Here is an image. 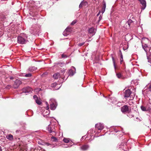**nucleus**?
I'll return each mask as SVG.
<instances>
[{"label": "nucleus", "mask_w": 151, "mask_h": 151, "mask_svg": "<svg viewBox=\"0 0 151 151\" xmlns=\"http://www.w3.org/2000/svg\"><path fill=\"white\" fill-rule=\"evenodd\" d=\"M124 93V97L125 98H128L129 97L130 98L131 100L133 99L135 96L134 94L132 95L131 91L129 89L126 90Z\"/></svg>", "instance_id": "obj_1"}, {"label": "nucleus", "mask_w": 151, "mask_h": 151, "mask_svg": "<svg viewBox=\"0 0 151 151\" xmlns=\"http://www.w3.org/2000/svg\"><path fill=\"white\" fill-rule=\"evenodd\" d=\"M131 111V109L129 108V106L127 105H124L121 107V111L123 113H127Z\"/></svg>", "instance_id": "obj_2"}, {"label": "nucleus", "mask_w": 151, "mask_h": 151, "mask_svg": "<svg viewBox=\"0 0 151 151\" xmlns=\"http://www.w3.org/2000/svg\"><path fill=\"white\" fill-rule=\"evenodd\" d=\"M141 4V9H144L146 6V3L145 0H138Z\"/></svg>", "instance_id": "obj_3"}, {"label": "nucleus", "mask_w": 151, "mask_h": 151, "mask_svg": "<svg viewBox=\"0 0 151 151\" xmlns=\"http://www.w3.org/2000/svg\"><path fill=\"white\" fill-rule=\"evenodd\" d=\"M17 42L19 43L23 44L25 43L26 40L22 37L19 36L17 37Z\"/></svg>", "instance_id": "obj_4"}, {"label": "nucleus", "mask_w": 151, "mask_h": 151, "mask_svg": "<svg viewBox=\"0 0 151 151\" xmlns=\"http://www.w3.org/2000/svg\"><path fill=\"white\" fill-rule=\"evenodd\" d=\"M21 83L22 82L21 81L17 79L14 82L13 87L15 88H17Z\"/></svg>", "instance_id": "obj_5"}, {"label": "nucleus", "mask_w": 151, "mask_h": 151, "mask_svg": "<svg viewBox=\"0 0 151 151\" xmlns=\"http://www.w3.org/2000/svg\"><path fill=\"white\" fill-rule=\"evenodd\" d=\"M32 91L31 88L29 87H28L22 89L23 92L25 93L31 92Z\"/></svg>", "instance_id": "obj_6"}, {"label": "nucleus", "mask_w": 151, "mask_h": 151, "mask_svg": "<svg viewBox=\"0 0 151 151\" xmlns=\"http://www.w3.org/2000/svg\"><path fill=\"white\" fill-rule=\"evenodd\" d=\"M88 3L86 1H82L79 6L80 9H81L83 7L85 8L86 6H87Z\"/></svg>", "instance_id": "obj_7"}, {"label": "nucleus", "mask_w": 151, "mask_h": 151, "mask_svg": "<svg viewBox=\"0 0 151 151\" xmlns=\"http://www.w3.org/2000/svg\"><path fill=\"white\" fill-rule=\"evenodd\" d=\"M95 127L99 130H101L103 129L104 126L102 124L98 123L95 125Z\"/></svg>", "instance_id": "obj_8"}, {"label": "nucleus", "mask_w": 151, "mask_h": 151, "mask_svg": "<svg viewBox=\"0 0 151 151\" xmlns=\"http://www.w3.org/2000/svg\"><path fill=\"white\" fill-rule=\"evenodd\" d=\"M47 129L49 133H51L52 134L54 133V132L53 129H52V128L51 126L49 125L47 127Z\"/></svg>", "instance_id": "obj_9"}, {"label": "nucleus", "mask_w": 151, "mask_h": 151, "mask_svg": "<svg viewBox=\"0 0 151 151\" xmlns=\"http://www.w3.org/2000/svg\"><path fill=\"white\" fill-rule=\"evenodd\" d=\"M89 146L88 145H85L81 147V149L83 150H86L88 149Z\"/></svg>", "instance_id": "obj_10"}, {"label": "nucleus", "mask_w": 151, "mask_h": 151, "mask_svg": "<svg viewBox=\"0 0 151 151\" xmlns=\"http://www.w3.org/2000/svg\"><path fill=\"white\" fill-rule=\"evenodd\" d=\"M6 138L10 141L12 140L13 139V136L11 134H7L6 136Z\"/></svg>", "instance_id": "obj_11"}, {"label": "nucleus", "mask_w": 151, "mask_h": 151, "mask_svg": "<svg viewBox=\"0 0 151 151\" xmlns=\"http://www.w3.org/2000/svg\"><path fill=\"white\" fill-rule=\"evenodd\" d=\"M88 32L90 34H93L95 33V29L93 27H91L89 29Z\"/></svg>", "instance_id": "obj_12"}, {"label": "nucleus", "mask_w": 151, "mask_h": 151, "mask_svg": "<svg viewBox=\"0 0 151 151\" xmlns=\"http://www.w3.org/2000/svg\"><path fill=\"white\" fill-rule=\"evenodd\" d=\"M106 3L105 1L103 0L101 5L102 9H105L106 8Z\"/></svg>", "instance_id": "obj_13"}, {"label": "nucleus", "mask_w": 151, "mask_h": 151, "mask_svg": "<svg viewBox=\"0 0 151 151\" xmlns=\"http://www.w3.org/2000/svg\"><path fill=\"white\" fill-rule=\"evenodd\" d=\"M60 73H58L54 74L53 77L55 79H58L60 77Z\"/></svg>", "instance_id": "obj_14"}, {"label": "nucleus", "mask_w": 151, "mask_h": 151, "mask_svg": "<svg viewBox=\"0 0 151 151\" xmlns=\"http://www.w3.org/2000/svg\"><path fill=\"white\" fill-rule=\"evenodd\" d=\"M50 108L51 110H54L55 109L56 106L54 103H52L50 104Z\"/></svg>", "instance_id": "obj_15"}, {"label": "nucleus", "mask_w": 151, "mask_h": 151, "mask_svg": "<svg viewBox=\"0 0 151 151\" xmlns=\"http://www.w3.org/2000/svg\"><path fill=\"white\" fill-rule=\"evenodd\" d=\"M128 114L127 116H128L129 118H132L134 117V115L131 111H129V113H127Z\"/></svg>", "instance_id": "obj_16"}, {"label": "nucleus", "mask_w": 151, "mask_h": 151, "mask_svg": "<svg viewBox=\"0 0 151 151\" xmlns=\"http://www.w3.org/2000/svg\"><path fill=\"white\" fill-rule=\"evenodd\" d=\"M116 75L117 78H122L123 76L121 73H118L116 74Z\"/></svg>", "instance_id": "obj_17"}, {"label": "nucleus", "mask_w": 151, "mask_h": 151, "mask_svg": "<svg viewBox=\"0 0 151 151\" xmlns=\"http://www.w3.org/2000/svg\"><path fill=\"white\" fill-rule=\"evenodd\" d=\"M142 48L144 49V50H145V51L146 49H148V47L147 46V45L146 44H142Z\"/></svg>", "instance_id": "obj_18"}, {"label": "nucleus", "mask_w": 151, "mask_h": 151, "mask_svg": "<svg viewBox=\"0 0 151 151\" xmlns=\"http://www.w3.org/2000/svg\"><path fill=\"white\" fill-rule=\"evenodd\" d=\"M119 52H120V63L122 64L123 61V55H122L121 51V50H119Z\"/></svg>", "instance_id": "obj_19"}, {"label": "nucleus", "mask_w": 151, "mask_h": 151, "mask_svg": "<svg viewBox=\"0 0 151 151\" xmlns=\"http://www.w3.org/2000/svg\"><path fill=\"white\" fill-rule=\"evenodd\" d=\"M148 62L151 63V54L147 57Z\"/></svg>", "instance_id": "obj_20"}, {"label": "nucleus", "mask_w": 151, "mask_h": 151, "mask_svg": "<svg viewBox=\"0 0 151 151\" xmlns=\"http://www.w3.org/2000/svg\"><path fill=\"white\" fill-rule=\"evenodd\" d=\"M51 139L52 141L56 142L57 141V138L54 137H51Z\"/></svg>", "instance_id": "obj_21"}, {"label": "nucleus", "mask_w": 151, "mask_h": 151, "mask_svg": "<svg viewBox=\"0 0 151 151\" xmlns=\"http://www.w3.org/2000/svg\"><path fill=\"white\" fill-rule=\"evenodd\" d=\"M35 101L38 105H40L42 104V102L38 99L36 100Z\"/></svg>", "instance_id": "obj_22"}, {"label": "nucleus", "mask_w": 151, "mask_h": 151, "mask_svg": "<svg viewBox=\"0 0 151 151\" xmlns=\"http://www.w3.org/2000/svg\"><path fill=\"white\" fill-rule=\"evenodd\" d=\"M32 76V74L31 73H29L25 74V76L26 77H29L31 76Z\"/></svg>", "instance_id": "obj_23"}, {"label": "nucleus", "mask_w": 151, "mask_h": 151, "mask_svg": "<svg viewBox=\"0 0 151 151\" xmlns=\"http://www.w3.org/2000/svg\"><path fill=\"white\" fill-rule=\"evenodd\" d=\"M38 143L39 144H40L43 145H46L47 146L50 145V144L48 142H45V143H44V144H41L40 142H38Z\"/></svg>", "instance_id": "obj_24"}, {"label": "nucleus", "mask_w": 151, "mask_h": 151, "mask_svg": "<svg viewBox=\"0 0 151 151\" xmlns=\"http://www.w3.org/2000/svg\"><path fill=\"white\" fill-rule=\"evenodd\" d=\"M65 30L67 32H70L72 31V29L70 28H67Z\"/></svg>", "instance_id": "obj_25"}, {"label": "nucleus", "mask_w": 151, "mask_h": 151, "mask_svg": "<svg viewBox=\"0 0 151 151\" xmlns=\"http://www.w3.org/2000/svg\"><path fill=\"white\" fill-rule=\"evenodd\" d=\"M63 141L66 143H68L69 142V141L68 139L66 138H64L63 139Z\"/></svg>", "instance_id": "obj_26"}, {"label": "nucleus", "mask_w": 151, "mask_h": 151, "mask_svg": "<svg viewBox=\"0 0 151 151\" xmlns=\"http://www.w3.org/2000/svg\"><path fill=\"white\" fill-rule=\"evenodd\" d=\"M36 69L35 68V67H32V68H30L29 69V70L30 71L32 72V70H35Z\"/></svg>", "instance_id": "obj_27"}, {"label": "nucleus", "mask_w": 151, "mask_h": 151, "mask_svg": "<svg viewBox=\"0 0 151 151\" xmlns=\"http://www.w3.org/2000/svg\"><path fill=\"white\" fill-rule=\"evenodd\" d=\"M141 109L143 111H146V108H145V107L144 106H141Z\"/></svg>", "instance_id": "obj_28"}, {"label": "nucleus", "mask_w": 151, "mask_h": 151, "mask_svg": "<svg viewBox=\"0 0 151 151\" xmlns=\"http://www.w3.org/2000/svg\"><path fill=\"white\" fill-rule=\"evenodd\" d=\"M45 103H46V104L47 105V106L46 108V109L47 110H48L49 109V104H48V103L47 102H45Z\"/></svg>", "instance_id": "obj_29"}, {"label": "nucleus", "mask_w": 151, "mask_h": 151, "mask_svg": "<svg viewBox=\"0 0 151 151\" xmlns=\"http://www.w3.org/2000/svg\"><path fill=\"white\" fill-rule=\"evenodd\" d=\"M76 22H77V21L76 20H74L70 24V25H73L75 24L76 23Z\"/></svg>", "instance_id": "obj_30"}, {"label": "nucleus", "mask_w": 151, "mask_h": 151, "mask_svg": "<svg viewBox=\"0 0 151 151\" xmlns=\"http://www.w3.org/2000/svg\"><path fill=\"white\" fill-rule=\"evenodd\" d=\"M57 85V84L56 83H54L52 84L51 85V86L52 87H55Z\"/></svg>", "instance_id": "obj_31"}, {"label": "nucleus", "mask_w": 151, "mask_h": 151, "mask_svg": "<svg viewBox=\"0 0 151 151\" xmlns=\"http://www.w3.org/2000/svg\"><path fill=\"white\" fill-rule=\"evenodd\" d=\"M127 22L128 24L130 25V24L132 22V21L131 20H129Z\"/></svg>", "instance_id": "obj_32"}, {"label": "nucleus", "mask_w": 151, "mask_h": 151, "mask_svg": "<svg viewBox=\"0 0 151 151\" xmlns=\"http://www.w3.org/2000/svg\"><path fill=\"white\" fill-rule=\"evenodd\" d=\"M112 60H113V63H114V67H115V60L114 59V58H113V57H112Z\"/></svg>", "instance_id": "obj_33"}, {"label": "nucleus", "mask_w": 151, "mask_h": 151, "mask_svg": "<svg viewBox=\"0 0 151 151\" xmlns=\"http://www.w3.org/2000/svg\"><path fill=\"white\" fill-rule=\"evenodd\" d=\"M70 75H71V76H73L74 74V72L72 70H71L70 72Z\"/></svg>", "instance_id": "obj_34"}, {"label": "nucleus", "mask_w": 151, "mask_h": 151, "mask_svg": "<svg viewBox=\"0 0 151 151\" xmlns=\"http://www.w3.org/2000/svg\"><path fill=\"white\" fill-rule=\"evenodd\" d=\"M1 20H2V19H5V16L4 15H2L1 17Z\"/></svg>", "instance_id": "obj_35"}, {"label": "nucleus", "mask_w": 151, "mask_h": 151, "mask_svg": "<svg viewBox=\"0 0 151 151\" xmlns=\"http://www.w3.org/2000/svg\"><path fill=\"white\" fill-rule=\"evenodd\" d=\"M84 42L79 43L78 44V45L80 47L81 46L84 44Z\"/></svg>", "instance_id": "obj_36"}, {"label": "nucleus", "mask_w": 151, "mask_h": 151, "mask_svg": "<svg viewBox=\"0 0 151 151\" xmlns=\"http://www.w3.org/2000/svg\"><path fill=\"white\" fill-rule=\"evenodd\" d=\"M33 98L34 99H35V101H36V100L38 99L37 96L36 95H35L34 96Z\"/></svg>", "instance_id": "obj_37"}, {"label": "nucleus", "mask_w": 151, "mask_h": 151, "mask_svg": "<svg viewBox=\"0 0 151 151\" xmlns=\"http://www.w3.org/2000/svg\"><path fill=\"white\" fill-rule=\"evenodd\" d=\"M150 47H149L148 49H146V50L145 51L147 53V52H148L150 51Z\"/></svg>", "instance_id": "obj_38"}, {"label": "nucleus", "mask_w": 151, "mask_h": 151, "mask_svg": "<svg viewBox=\"0 0 151 151\" xmlns=\"http://www.w3.org/2000/svg\"><path fill=\"white\" fill-rule=\"evenodd\" d=\"M61 57L62 58H66L67 57V56L66 55H65L63 54H62L61 55Z\"/></svg>", "instance_id": "obj_39"}, {"label": "nucleus", "mask_w": 151, "mask_h": 151, "mask_svg": "<svg viewBox=\"0 0 151 151\" xmlns=\"http://www.w3.org/2000/svg\"><path fill=\"white\" fill-rule=\"evenodd\" d=\"M11 86L10 85H8L6 87V88L9 89L11 88Z\"/></svg>", "instance_id": "obj_40"}, {"label": "nucleus", "mask_w": 151, "mask_h": 151, "mask_svg": "<svg viewBox=\"0 0 151 151\" xmlns=\"http://www.w3.org/2000/svg\"><path fill=\"white\" fill-rule=\"evenodd\" d=\"M148 88L149 89V91L151 92V84L149 85Z\"/></svg>", "instance_id": "obj_41"}, {"label": "nucleus", "mask_w": 151, "mask_h": 151, "mask_svg": "<svg viewBox=\"0 0 151 151\" xmlns=\"http://www.w3.org/2000/svg\"><path fill=\"white\" fill-rule=\"evenodd\" d=\"M64 64V63H58V65H63Z\"/></svg>", "instance_id": "obj_42"}, {"label": "nucleus", "mask_w": 151, "mask_h": 151, "mask_svg": "<svg viewBox=\"0 0 151 151\" xmlns=\"http://www.w3.org/2000/svg\"><path fill=\"white\" fill-rule=\"evenodd\" d=\"M9 78L11 80H13L14 79V77L12 76H10Z\"/></svg>", "instance_id": "obj_43"}, {"label": "nucleus", "mask_w": 151, "mask_h": 151, "mask_svg": "<svg viewBox=\"0 0 151 151\" xmlns=\"http://www.w3.org/2000/svg\"><path fill=\"white\" fill-rule=\"evenodd\" d=\"M105 10H101V12L102 14H103Z\"/></svg>", "instance_id": "obj_44"}, {"label": "nucleus", "mask_w": 151, "mask_h": 151, "mask_svg": "<svg viewBox=\"0 0 151 151\" xmlns=\"http://www.w3.org/2000/svg\"><path fill=\"white\" fill-rule=\"evenodd\" d=\"M100 11L99 12V13L97 14V16H98L99 15V14H100Z\"/></svg>", "instance_id": "obj_45"}, {"label": "nucleus", "mask_w": 151, "mask_h": 151, "mask_svg": "<svg viewBox=\"0 0 151 151\" xmlns=\"http://www.w3.org/2000/svg\"><path fill=\"white\" fill-rule=\"evenodd\" d=\"M2 150L1 146H0V151H2Z\"/></svg>", "instance_id": "obj_46"}, {"label": "nucleus", "mask_w": 151, "mask_h": 151, "mask_svg": "<svg viewBox=\"0 0 151 151\" xmlns=\"http://www.w3.org/2000/svg\"><path fill=\"white\" fill-rule=\"evenodd\" d=\"M136 119H139V118L138 117H137L136 118Z\"/></svg>", "instance_id": "obj_47"}, {"label": "nucleus", "mask_w": 151, "mask_h": 151, "mask_svg": "<svg viewBox=\"0 0 151 151\" xmlns=\"http://www.w3.org/2000/svg\"><path fill=\"white\" fill-rule=\"evenodd\" d=\"M101 17V15H100V17H99V18H101V17Z\"/></svg>", "instance_id": "obj_48"}, {"label": "nucleus", "mask_w": 151, "mask_h": 151, "mask_svg": "<svg viewBox=\"0 0 151 151\" xmlns=\"http://www.w3.org/2000/svg\"><path fill=\"white\" fill-rule=\"evenodd\" d=\"M101 17V15H100V17H99V18H101V17Z\"/></svg>", "instance_id": "obj_49"}, {"label": "nucleus", "mask_w": 151, "mask_h": 151, "mask_svg": "<svg viewBox=\"0 0 151 151\" xmlns=\"http://www.w3.org/2000/svg\"><path fill=\"white\" fill-rule=\"evenodd\" d=\"M139 121H141V120H140V119H139Z\"/></svg>", "instance_id": "obj_50"}]
</instances>
